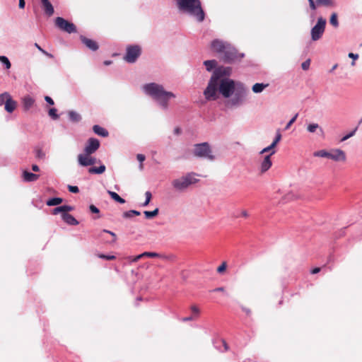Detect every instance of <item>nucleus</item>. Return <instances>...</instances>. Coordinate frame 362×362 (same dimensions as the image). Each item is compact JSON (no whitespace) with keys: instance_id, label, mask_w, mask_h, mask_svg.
<instances>
[{"instance_id":"obj_1","label":"nucleus","mask_w":362,"mask_h":362,"mask_svg":"<svg viewBox=\"0 0 362 362\" xmlns=\"http://www.w3.org/2000/svg\"><path fill=\"white\" fill-rule=\"evenodd\" d=\"M230 72V68L223 66L215 69L204 91V95L207 100H216L217 90L226 98L232 96L237 82L226 77Z\"/></svg>"},{"instance_id":"obj_2","label":"nucleus","mask_w":362,"mask_h":362,"mask_svg":"<svg viewBox=\"0 0 362 362\" xmlns=\"http://www.w3.org/2000/svg\"><path fill=\"white\" fill-rule=\"evenodd\" d=\"M143 89L147 95L157 100L164 109L168 108V100L175 97L173 93L165 90L162 85L156 83L145 84Z\"/></svg>"},{"instance_id":"obj_3","label":"nucleus","mask_w":362,"mask_h":362,"mask_svg":"<svg viewBox=\"0 0 362 362\" xmlns=\"http://www.w3.org/2000/svg\"><path fill=\"white\" fill-rule=\"evenodd\" d=\"M177 4L180 11L194 16L198 22L204 20L205 13L200 0H177Z\"/></svg>"},{"instance_id":"obj_4","label":"nucleus","mask_w":362,"mask_h":362,"mask_svg":"<svg viewBox=\"0 0 362 362\" xmlns=\"http://www.w3.org/2000/svg\"><path fill=\"white\" fill-rule=\"evenodd\" d=\"M194 173H187L186 175L175 179L171 184L176 191L182 192L192 184L197 183L199 180L195 177Z\"/></svg>"},{"instance_id":"obj_5","label":"nucleus","mask_w":362,"mask_h":362,"mask_svg":"<svg viewBox=\"0 0 362 362\" xmlns=\"http://www.w3.org/2000/svg\"><path fill=\"white\" fill-rule=\"evenodd\" d=\"M247 90L241 82H237L236 87L233 91V97L228 101L232 106H239L242 105L247 97Z\"/></svg>"},{"instance_id":"obj_6","label":"nucleus","mask_w":362,"mask_h":362,"mask_svg":"<svg viewBox=\"0 0 362 362\" xmlns=\"http://www.w3.org/2000/svg\"><path fill=\"white\" fill-rule=\"evenodd\" d=\"M314 156L327 158L337 162H344L346 159L345 152L339 148H334L332 149L330 151H327L326 150H320L314 153Z\"/></svg>"},{"instance_id":"obj_7","label":"nucleus","mask_w":362,"mask_h":362,"mask_svg":"<svg viewBox=\"0 0 362 362\" xmlns=\"http://www.w3.org/2000/svg\"><path fill=\"white\" fill-rule=\"evenodd\" d=\"M193 153L196 157L205 158L210 160L214 159L211 149L207 142L197 144L194 146Z\"/></svg>"},{"instance_id":"obj_8","label":"nucleus","mask_w":362,"mask_h":362,"mask_svg":"<svg viewBox=\"0 0 362 362\" xmlns=\"http://www.w3.org/2000/svg\"><path fill=\"white\" fill-rule=\"evenodd\" d=\"M223 54L222 59L226 63L239 61L244 57L243 54L238 53V51L234 47H231L230 44Z\"/></svg>"},{"instance_id":"obj_9","label":"nucleus","mask_w":362,"mask_h":362,"mask_svg":"<svg viewBox=\"0 0 362 362\" xmlns=\"http://www.w3.org/2000/svg\"><path fill=\"white\" fill-rule=\"evenodd\" d=\"M326 25V20L322 17L317 19L316 25L311 29V38L313 41H317L322 36Z\"/></svg>"},{"instance_id":"obj_10","label":"nucleus","mask_w":362,"mask_h":362,"mask_svg":"<svg viewBox=\"0 0 362 362\" xmlns=\"http://www.w3.org/2000/svg\"><path fill=\"white\" fill-rule=\"evenodd\" d=\"M141 49L139 45H130L127 47L124 59L128 63H134L141 55Z\"/></svg>"},{"instance_id":"obj_11","label":"nucleus","mask_w":362,"mask_h":362,"mask_svg":"<svg viewBox=\"0 0 362 362\" xmlns=\"http://www.w3.org/2000/svg\"><path fill=\"white\" fill-rule=\"evenodd\" d=\"M54 22L55 25L62 31L68 33H74L76 32V25L73 23H71L62 17H57Z\"/></svg>"},{"instance_id":"obj_12","label":"nucleus","mask_w":362,"mask_h":362,"mask_svg":"<svg viewBox=\"0 0 362 362\" xmlns=\"http://www.w3.org/2000/svg\"><path fill=\"white\" fill-rule=\"evenodd\" d=\"M100 147V141L98 139L95 138H90L88 139L83 153H86L88 154L94 153Z\"/></svg>"},{"instance_id":"obj_13","label":"nucleus","mask_w":362,"mask_h":362,"mask_svg":"<svg viewBox=\"0 0 362 362\" xmlns=\"http://www.w3.org/2000/svg\"><path fill=\"white\" fill-rule=\"evenodd\" d=\"M92 154L86 153H81L78 156V162L82 166H88L94 165L97 163V159L93 156Z\"/></svg>"},{"instance_id":"obj_14","label":"nucleus","mask_w":362,"mask_h":362,"mask_svg":"<svg viewBox=\"0 0 362 362\" xmlns=\"http://www.w3.org/2000/svg\"><path fill=\"white\" fill-rule=\"evenodd\" d=\"M100 238L106 243H115L117 240V235L115 233L104 229L98 235Z\"/></svg>"},{"instance_id":"obj_15","label":"nucleus","mask_w":362,"mask_h":362,"mask_svg":"<svg viewBox=\"0 0 362 362\" xmlns=\"http://www.w3.org/2000/svg\"><path fill=\"white\" fill-rule=\"evenodd\" d=\"M276 153V151H271L269 155H267L264 156L263 160L260 164V171L262 173L267 172L272 166V162L271 160V156Z\"/></svg>"},{"instance_id":"obj_16","label":"nucleus","mask_w":362,"mask_h":362,"mask_svg":"<svg viewBox=\"0 0 362 362\" xmlns=\"http://www.w3.org/2000/svg\"><path fill=\"white\" fill-rule=\"evenodd\" d=\"M228 45V43L219 40H214L211 42V48L218 53L223 54Z\"/></svg>"},{"instance_id":"obj_17","label":"nucleus","mask_w":362,"mask_h":362,"mask_svg":"<svg viewBox=\"0 0 362 362\" xmlns=\"http://www.w3.org/2000/svg\"><path fill=\"white\" fill-rule=\"evenodd\" d=\"M281 134L279 129L276 131V134L275 139L273 141V142L269 146L263 148L260 151V154H264L265 153L274 151V148L276 146V145L281 141Z\"/></svg>"},{"instance_id":"obj_18","label":"nucleus","mask_w":362,"mask_h":362,"mask_svg":"<svg viewBox=\"0 0 362 362\" xmlns=\"http://www.w3.org/2000/svg\"><path fill=\"white\" fill-rule=\"evenodd\" d=\"M80 39L83 44H84L88 49H90L92 51H96L98 49L99 46L97 42L89 39L85 36L81 35L80 37Z\"/></svg>"},{"instance_id":"obj_19","label":"nucleus","mask_w":362,"mask_h":362,"mask_svg":"<svg viewBox=\"0 0 362 362\" xmlns=\"http://www.w3.org/2000/svg\"><path fill=\"white\" fill-rule=\"evenodd\" d=\"M62 218L64 222L69 225L76 226L78 224V221L71 214L67 212L62 214Z\"/></svg>"},{"instance_id":"obj_20","label":"nucleus","mask_w":362,"mask_h":362,"mask_svg":"<svg viewBox=\"0 0 362 362\" xmlns=\"http://www.w3.org/2000/svg\"><path fill=\"white\" fill-rule=\"evenodd\" d=\"M16 106H17L16 102L11 98V96L10 95L5 103V110L8 112L11 113L15 110V109L16 108Z\"/></svg>"},{"instance_id":"obj_21","label":"nucleus","mask_w":362,"mask_h":362,"mask_svg":"<svg viewBox=\"0 0 362 362\" xmlns=\"http://www.w3.org/2000/svg\"><path fill=\"white\" fill-rule=\"evenodd\" d=\"M72 210H74L73 206H69V205H63V206H57V207L54 208L52 210V214L53 215H57L59 213H61L62 214L63 213L69 212Z\"/></svg>"},{"instance_id":"obj_22","label":"nucleus","mask_w":362,"mask_h":362,"mask_svg":"<svg viewBox=\"0 0 362 362\" xmlns=\"http://www.w3.org/2000/svg\"><path fill=\"white\" fill-rule=\"evenodd\" d=\"M23 177L25 182H34L39 178V175L34 174L28 171H24L23 173Z\"/></svg>"},{"instance_id":"obj_23","label":"nucleus","mask_w":362,"mask_h":362,"mask_svg":"<svg viewBox=\"0 0 362 362\" xmlns=\"http://www.w3.org/2000/svg\"><path fill=\"white\" fill-rule=\"evenodd\" d=\"M35 100L30 95H26L23 98V105L25 110H28L34 104Z\"/></svg>"},{"instance_id":"obj_24","label":"nucleus","mask_w":362,"mask_h":362,"mask_svg":"<svg viewBox=\"0 0 362 362\" xmlns=\"http://www.w3.org/2000/svg\"><path fill=\"white\" fill-rule=\"evenodd\" d=\"M93 130L95 134H96L99 136H101L103 137H107L109 134L107 129H105V128H103L99 125H94L93 127Z\"/></svg>"},{"instance_id":"obj_25","label":"nucleus","mask_w":362,"mask_h":362,"mask_svg":"<svg viewBox=\"0 0 362 362\" xmlns=\"http://www.w3.org/2000/svg\"><path fill=\"white\" fill-rule=\"evenodd\" d=\"M42 7L44 8L45 14L48 16H51L54 14V7L49 1L42 4Z\"/></svg>"},{"instance_id":"obj_26","label":"nucleus","mask_w":362,"mask_h":362,"mask_svg":"<svg viewBox=\"0 0 362 362\" xmlns=\"http://www.w3.org/2000/svg\"><path fill=\"white\" fill-rule=\"evenodd\" d=\"M105 166L101 165L99 167H91L88 169V173L90 174H102L105 171Z\"/></svg>"},{"instance_id":"obj_27","label":"nucleus","mask_w":362,"mask_h":362,"mask_svg":"<svg viewBox=\"0 0 362 362\" xmlns=\"http://www.w3.org/2000/svg\"><path fill=\"white\" fill-rule=\"evenodd\" d=\"M317 6H323L326 7H334L335 2L334 0H316Z\"/></svg>"},{"instance_id":"obj_28","label":"nucleus","mask_w":362,"mask_h":362,"mask_svg":"<svg viewBox=\"0 0 362 362\" xmlns=\"http://www.w3.org/2000/svg\"><path fill=\"white\" fill-rule=\"evenodd\" d=\"M63 202V199L60 197H54L47 201L46 204L49 206H57Z\"/></svg>"},{"instance_id":"obj_29","label":"nucleus","mask_w":362,"mask_h":362,"mask_svg":"<svg viewBox=\"0 0 362 362\" xmlns=\"http://www.w3.org/2000/svg\"><path fill=\"white\" fill-rule=\"evenodd\" d=\"M269 86L268 83H255L253 85L252 90L254 93H261L265 88H267Z\"/></svg>"},{"instance_id":"obj_30","label":"nucleus","mask_w":362,"mask_h":362,"mask_svg":"<svg viewBox=\"0 0 362 362\" xmlns=\"http://www.w3.org/2000/svg\"><path fill=\"white\" fill-rule=\"evenodd\" d=\"M107 193L111 197V198L114 199L115 202H119V204L125 203V200L123 198L120 197L116 192L108 190Z\"/></svg>"},{"instance_id":"obj_31","label":"nucleus","mask_w":362,"mask_h":362,"mask_svg":"<svg viewBox=\"0 0 362 362\" xmlns=\"http://www.w3.org/2000/svg\"><path fill=\"white\" fill-rule=\"evenodd\" d=\"M204 64L206 66V70L208 71H211L216 66L217 62L216 60H206L204 62Z\"/></svg>"},{"instance_id":"obj_32","label":"nucleus","mask_w":362,"mask_h":362,"mask_svg":"<svg viewBox=\"0 0 362 362\" xmlns=\"http://www.w3.org/2000/svg\"><path fill=\"white\" fill-rule=\"evenodd\" d=\"M69 119L74 122H78L81 119V117L80 116V115L74 111H69Z\"/></svg>"},{"instance_id":"obj_33","label":"nucleus","mask_w":362,"mask_h":362,"mask_svg":"<svg viewBox=\"0 0 362 362\" xmlns=\"http://www.w3.org/2000/svg\"><path fill=\"white\" fill-rule=\"evenodd\" d=\"M190 310L192 313V316H193L195 320L197 319L201 313L200 308L197 305H192L190 306Z\"/></svg>"},{"instance_id":"obj_34","label":"nucleus","mask_w":362,"mask_h":362,"mask_svg":"<svg viewBox=\"0 0 362 362\" xmlns=\"http://www.w3.org/2000/svg\"><path fill=\"white\" fill-rule=\"evenodd\" d=\"M35 157L37 159L44 160L45 158V153L42 151L41 148L36 147L35 148Z\"/></svg>"},{"instance_id":"obj_35","label":"nucleus","mask_w":362,"mask_h":362,"mask_svg":"<svg viewBox=\"0 0 362 362\" xmlns=\"http://www.w3.org/2000/svg\"><path fill=\"white\" fill-rule=\"evenodd\" d=\"M158 211H159L158 209L156 208V209H154L152 211H145L144 212V214L146 218H153L156 216H157L158 214Z\"/></svg>"},{"instance_id":"obj_36","label":"nucleus","mask_w":362,"mask_h":362,"mask_svg":"<svg viewBox=\"0 0 362 362\" xmlns=\"http://www.w3.org/2000/svg\"><path fill=\"white\" fill-rule=\"evenodd\" d=\"M330 23L335 28H337L339 26V22L337 19V14L336 13H333L331 15L330 19H329Z\"/></svg>"},{"instance_id":"obj_37","label":"nucleus","mask_w":362,"mask_h":362,"mask_svg":"<svg viewBox=\"0 0 362 362\" xmlns=\"http://www.w3.org/2000/svg\"><path fill=\"white\" fill-rule=\"evenodd\" d=\"M317 129H320V130L322 132V129L319 127L317 124H310L307 129L310 133H314Z\"/></svg>"},{"instance_id":"obj_38","label":"nucleus","mask_w":362,"mask_h":362,"mask_svg":"<svg viewBox=\"0 0 362 362\" xmlns=\"http://www.w3.org/2000/svg\"><path fill=\"white\" fill-rule=\"evenodd\" d=\"M57 110L56 108H51L49 110L48 115L52 119L56 120L59 119V115H57Z\"/></svg>"},{"instance_id":"obj_39","label":"nucleus","mask_w":362,"mask_h":362,"mask_svg":"<svg viewBox=\"0 0 362 362\" xmlns=\"http://www.w3.org/2000/svg\"><path fill=\"white\" fill-rule=\"evenodd\" d=\"M0 62H1L6 66V68L7 69L11 68V64L6 57L0 56Z\"/></svg>"},{"instance_id":"obj_40","label":"nucleus","mask_w":362,"mask_h":362,"mask_svg":"<svg viewBox=\"0 0 362 362\" xmlns=\"http://www.w3.org/2000/svg\"><path fill=\"white\" fill-rule=\"evenodd\" d=\"M143 257H160L161 255L157 252H144L142 253Z\"/></svg>"},{"instance_id":"obj_41","label":"nucleus","mask_w":362,"mask_h":362,"mask_svg":"<svg viewBox=\"0 0 362 362\" xmlns=\"http://www.w3.org/2000/svg\"><path fill=\"white\" fill-rule=\"evenodd\" d=\"M9 95L10 94L7 92L0 94V106H1L3 104H5Z\"/></svg>"},{"instance_id":"obj_42","label":"nucleus","mask_w":362,"mask_h":362,"mask_svg":"<svg viewBox=\"0 0 362 362\" xmlns=\"http://www.w3.org/2000/svg\"><path fill=\"white\" fill-rule=\"evenodd\" d=\"M136 158L140 162L139 168L141 170L144 168V165L142 163L145 160L146 156L144 154L139 153L136 156Z\"/></svg>"},{"instance_id":"obj_43","label":"nucleus","mask_w":362,"mask_h":362,"mask_svg":"<svg viewBox=\"0 0 362 362\" xmlns=\"http://www.w3.org/2000/svg\"><path fill=\"white\" fill-rule=\"evenodd\" d=\"M145 196H146V201L143 205L147 206L149 204V202H151V199L152 198V194L149 191H147L145 193Z\"/></svg>"},{"instance_id":"obj_44","label":"nucleus","mask_w":362,"mask_h":362,"mask_svg":"<svg viewBox=\"0 0 362 362\" xmlns=\"http://www.w3.org/2000/svg\"><path fill=\"white\" fill-rule=\"evenodd\" d=\"M298 116V114L296 113L292 118L287 123L286 127H285V129H288L290 128V127L296 122L297 117Z\"/></svg>"},{"instance_id":"obj_45","label":"nucleus","mask_w":362,"mask_h":362,"mask_svg":"<svg viewBox=\"0 0 362 362\" xmlns=\"http://www.w3.org/2000/svg\"><path fill=\"white\" fill-rule=\"evenodd\" d=\"M98 257L106 260H114L116 259V257L114 255H106L103 254L98 255Z\"/></svg>"},{"instance_id":"obj_46","label":"nucleus","mask_w":362,"mask_h":362,"mask_svg":"<svg viewBox=\"0 0 362 362\" xmlns=\"http://www.w3.org/2000/svg\"><path fill=\"white\" fill-rule=\"evenodd\" d=\"M227 267V264L226 262H223L218 268H217V272L218 273H223L226 271Z\"/></svg>"},{"instance_id":"obj_47","label":"nucleus","mask_w":362,"mask_h":362,"mask_svg":"<svg viewBox=\"0 0 362 362\" xmlns=\"http://www.w3.org/2000/svg\"><path fill=\"white\" fill-rule=\"evenodd\" d=\"M356 130H357V127L355 129H354L351 132H350L349 134L344 136L341 139V141H344L347 140L348 139H349L350 137L353 136L355 134Z\"/></svg>"},{"instance_id":"obj_48","label":"nucleus","mask_w":362,"mask_h":362,"mask_svg":"<svg viewBox=\"0 0 362 362\" xmlns=\"http://www.w3.org/2000/svg\"><path fill=\"white\" fill-rule=\"evenodd\" d=\"M310 60L307 59L306 61H305L304 62L302 63L301 67L303 70H308L310 67Z\"/></svg>"},{"instance_id":"obj_49","label":"nucleus","mask_w":362,"mask_h":362,"mask_svg":"<svg viewBox=\"0 0 362 362\" xmlns=\"http://www.w3.org/2000/svg\"><path fill=\"white\" fill-rule=\"evenodd\" d=\"M68 189L69 192L72 193H78L79 192L78 187L77 186L69 185Z\"/></svg>"},{"instance_id":"obj_50","label":"nucleus","mask_w":362,"mask_h":362,"mask_svg":"<svg viewBox=\"0 0 362 362\" xmlns=\"http://www.w3.org/2000/svg\"><path fill=\"white\" fill-rule=\"evenodd\" d=\"M90 211L93 214H98L100 212L99 209L93 204H91L89 206Z\"/></svg>"},{"instance_id":"obj_51","label":"nucleus","mask_w":362,"mask_h":362,"mask_svg":"<svg viewBox=\"0 0 362 362\" xmlns=\"http://www.w3.org/2000/svg\"><path fill=\"white\" fill-rule=\"evenodd\" d=\"M240 216H241V217H243V218H247V217L249 216V214H248V212H247V210H245V209H243V210H241V211H240Z\"/></svg>"},{"instance_id":"obj_52","label":"nucleus","mask_w":362,"mask_h":362,"mask_svg":"<svg viewBox=\"0 0 362 362\" xmlns=\"http://www.w3.org/2000/svg\"><path fill=\"white\" fill-rule=\"evenodd\" d=\"M45 100L47 103H49L51 105H53L54 104V100L49 96H45Z\"/></svg>"},{"instance_id":"obj_53","label":"nucleus","mask_w":362,"mask_h":362,"mask_svg":"<svg viewBox=\"0 0 362 362\" xmlns=\"http://www.w3.org/2000/svg\"><path fill=\"white\" fill-rule=\"evenodd\" d=\"M134 215L132 213H129V211H126L123 214V216L126 218H132Z\"/></svg>"},{"instance_id":"obj_54","label":"nucleus","mask_w":362,"mask_h":362,"mask_svg":"<svg viewBox=\"0 0 362 362\" xmlns=\"http://www.w3.org/2000/svg\"><path fill=\"white\" fill-rule=\"evenodd\" d=\"M349 57L350 58H352L354 60L355 59H357L358 58V54H354V53H349Z\"/></svg>"},{"instance_id":"obj_55","label":"nucleus","mask_w":362,"mask_h":362,"mask_svg":"<svg viewBox=\"0 0 362 362\" xmlns=\"http://www.w3.org/2000/svg\"><path fill=\"white\" fill-rule=\"evenodd\" d=\"M142 257H143V254H140V255H137V256L134 257L132 259V262H137L138 260H139V259H140L141 258H142Z\"/></svg>"},{"instance_id":"obj_56","label":"nucleus","mask_w":362,"mask_h":362,"mask_svg":"<svg viewBox=\"0 0 362 362\" xmlns=\"http://www.w3.org/2000/svg\"><path fill=\"white\" fill-rule=\"evenodd\" d=\"M309 4H310V7L313 10H315L316 9V6H317V5L316 3L314 2V1H310Z\"/></svg>"},{"instance_id":"obj_57","label":"nucleus","mask_w":362,"mask_h":362,"mask_svg":"<svg viewBox=\"0 0 362 362\" xmlns=\"http://www.w3.org/2000/svg\"><path fill=\"white\" fill-rule=\"evenodd\" d=\"M320 269H321L320 267H315L311 270V274H317L320 272Z\"/></svg>"},{"instance_id":"obj_58","label":"nucleus","mask_w":362,"mask_h":362,"mask_svg":"<svg viewBox=\"0 0 362 362\" xmlns=\"http://www.w3.org/2000/svg\"><path fill=\"white\" fill-rule=\"evenodd\" d=\"M25 5V0H19V8H24Z\"/></svg>"},{"instance_id":"obj_59","label":"nucleus","mask_w":362,"mask_h":362,"mask_svg":"<svg viewBox=\"0 0 362 362\" xmlns=\"http://www.w3.org/2000/svg\"><path fill=\"white\" fill-rule=\"evenodd\" d=\"M195 320V318L191 315L189 317H184L182 319V321L187 322V321H191V320Z\"/></svg>"},{"instance_id":"obj_60","label":"nucleus","mask_w":362,"mask_h":362,"mask_svg":"<svg viewBox=\"0 0 362 362\" xmlns=\"http://www.w3.org/2000/svg\"><path fill=\"white\" fill-rule=\"evenodd\" d=\"M35 46L40 50L42 53H46V51L44 50L37 43H35Z\"/></svg>"},{"instance_id":"obj_61","label":"nucleus","mask_w":362,"mask_h":362,"mask_svg":"<svg viewBox=\"0 0 362 362\" xmlns=\"http://www.w3.org/2000/svg\"><path fill=\"white\" fill-rule=\"evenodd\" d=\"M129 213H132L134 216H139L140 212L136 210H130Z\"/></svg>"},{"instance_id":"obj_62","label":"nucleus","mask_w":362,"mask_h":362,"mask_svg":"<svg viewBox=\"0 0 362 362\" xmlns=\"http://www.w3.org/2000/svg\"><path fill=\"white\" fill-rule=\"evenodd\" d=\"M32 170L34 172H38L40 170V168H39V167L37 165H32Z\"/></svg>"},{"instance_id":"obj_63","label":"nucleus","mask_w":362,"mask_h":362,"mask_svg":"<svg viewBox=\"0 0 362 362\" xmlns=\"http://www.w3.org/2000/svg\"><path fill=\"white\" fill-rule=\"evenodd\" d=\"M174 132L175 134H180V132H181V129L179 127H176L175 129H174Z\"/></svg>"},{"instance_id":"obj_64","label":"nucleus","mask_w":362,"mask_h":362,"mask_svg":"<svg viewBox=\"0 0 362 362\" xmlns=\"http://www.w3.org/2000/svg\"><path fill=\"white\" fill-rule=\"evenodd\" d=\"M223 291H224L223 287H218L214 290V291H219V292H223Z\"/></svg>"}]
</instances>
